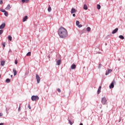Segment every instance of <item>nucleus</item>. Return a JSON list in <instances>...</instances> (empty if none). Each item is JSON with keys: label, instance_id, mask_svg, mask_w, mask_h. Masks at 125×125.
Returning <instances> with one entry per match:
<instances>
[{"label": "nucleus", "instance_id": "obj_9", "mask_svg": "<svg viewBox=\"0 0 125 125\" xmlns=\"http://www.w3.org/2000/svg\"><path fill=\"white\" fill-rule=\"evenodd\" d=\"M5 27V23H3L1 24L0 26V29H3Z\"/></svg>", "mask_w": 125, "mask_h": 125}, {"label": "nucleus", "instance_id": "obj_13", "mask_svg": "<svg viewBox=\"0 0 125 125\" xmlns=\"http://www.w3.org/2000/svg\"><path fill=\"white\" fill-rule=\"evenodd\" d=\"M27 19H28V16H25L22 20V22H25V21H27Z\"/></svg>", "mask_w": 125, "mask_h": 125}, {"label": "nucleus", "instance_id": "obj_12", "mask_svg": "<svg viewBox=\"0 0 125 125\" xmlns=\"http://www.w3.org/2000/svg\"><path fill=\"white\" fill-rule=\"evenodd\" d=\"M102 86H100L99 87V88H98V93H97V94H100V92H101V88H102Z\"/></svg>", "mask_w": 125, "mask_h": 125}, {"label": "nucleus", "instance_id": "obj_5", "mask_svg": "<svg viewBox=\"0 0 125 125\" xmlns=\"http://www.w3.org/2000/svg\"><path fill=\"white\" fill-rule=\"evenodd\" d=\"M76 25L78 26L79 28H82V27H83L82 24H80V21H76Z\"/></svg>", "mask_w": 125, "mask_h": 125}, {"label": "nucleus", "instance_id": "obj_10", "mask_svg": "<svg viewBox=\"0 0 125 125\" xmlns=\"http://www.w3.org/2000/svg\"><path fill=\"white\" fill-rule=\"evenodd\" d=\"M11 8L10 4H8L7 7L5 8L6 10H9Z\"/></svg>", "mask_w": 125, "mask_h": 125}, {"label": "nucleus", "instance_id": "obj_26", "mask_svg": "<svg viewBox=\"0 0 125 125\" xmlns=\"http://www.w3.org/2000/svg\"><path fill=\"white\" fill-rule=\"evenodd\" d=\"M26 56H31V52H29L27 54Z\"/></svg>", "mask_w": 125, "mask_h": 125}, {"label": "nucleus", "instance_id": "obj_14", "mask_svg": "<svg viewBox=\"0 0 125 125\" xmlns=\"http://www.w3.org/2000/svg\"><path fill=\"white\" fill-rule=\"evenodd\" d=\"M76 64H72L71 66V69H72V70H74V69H76Z\"/></svg>", "mask_w": 125, "mask_h": 125}, {"label": "nucleus", "instance_id": "obj_29", "mask_svg": "<svg viewBox=\"0 0 125 125\" xmlns=\"http://www.w3.org/2000/svg\"><path fill=\"white\" fill-rule=\"evenodd\" d=\"M69 123L70 125H73V122H72V121H71V120H69Z\"/></svg>", "mask_w": 125, "mask_h": 125}, {"label": "nucleus", "instance_id": "obj_2", "mask_svg": "<svg viewBox=\"0 0 125 125\" xmlns=\"http://www.w3.org/2000/svg\"><path fill=\"white\" fill-rule=\"evenodd\" d=\"M40 99V98H39V96H32L31 97V100L32 101H38Z\"/></svg>", "mask_w": 125, "mask_h": 125}, {"label": "nucleus", "instance_id": "obj_34", "mask_svg": "<svg viewBox=\"0 0 125 125\" xmlns=\"http://www.w3.org/2000/svg\"><path fill=\"white\" fill-rule=\"evenodd\" d=\"M57 91H58V92H61V90L60 88H58Z\"/></svg>", "mask_w": 125, "mask_h": 125}, {"label": "nucleus", "instance_id": "obj_20", "mask_svg": "<svg viewBox=\"0 0 125 125\" xmlns=\"http://www.w3.org/2000/svg\"><path fill=\"white\" fill-rule=\"evenodd\" d=\"M5 63V62H4V61H1V62H0V64H1V65H2V66H4Z\"/></svg>", "mask_w": 125, "mask_h": 125}, {"label": "nucleus", "instance_id": "obj_6", "mask_svg": "<svg viewBox=\"0 0 125 125\" xmlns=\"http://www.w3.org/2000/svg\"><path fill=\"white\" fill-rule=\"evenodd\" d=\"M77 12V10L76 9L72 8L71 10V14H73V13H76Z\"/></svg>", "mask_w": 125, "mask_h": 125}, {"label": "nucleus", "instance_id": "obj_33", "mask_svg": "<svg viewBox=\"0 0 125 125\" xmlns=\"http://www.w3.org/2000/svg\"><path fill=\"white\" fill-rule=\"evenodd\" d=\"M18 60H16L15 61V64H18Z\"/></svg>", "mask_w": 125, "mask_h": 125}, {"label": "nucleus", "instance_id": "obj_1", "mask_svg": "<svg viewBox=\"0 0 125 125\" xmlns=\"http://www.w3.org/2000/svg\"><path fill=\"white\" fill-rule=\"evenodd\" d=\"M58 35L61 39H65L68 37L67 29L64 27H60L58 31Z\"/></svg>", "mask_w": 125, "mask_h": 125}, {"label": "nucleus", "instance_id": "obj_23", "mask_svg": "<svg viewBox=\"0 0 125 125\" xmlns=\"http://www.w3.org/2000/svg\"><path fill=\"white\" fill-rule=\"evenodd\" d=\"M8 40H10V41H12V37L11 36H9L8 37Z\"/></svg>", "mask_w": 125, "mask_h": 125}, {"label": "nucleus", "instance_id": "obj_30", "mask_svg": "<svg viewBox=\"0 0 125 125\" xmlns=\"http://www.w3.org/2000/svg\"><path fill=\"white\" fill-rule=\"evenodd\" d=\"M3 33V30L2 29L0 30V35Z\"/></svg>", "mask_w": 125, "mask_h": 125}, {"label": "nucleus", "instance_id": "obj_17", "mask_svg": "<svg viewBox=\"0 0 125 125\" xmlns=\"http://www.w3.org/2000/svg\"><path fill=\"white\" fill-rule=\"evenodd\" d=\"M57 65H60V64H61V60H59L58 61H57Z\"/></svg>", "mask_w": 125, "mask_h": 125}, {"label": "nucleus", "instance_id": "obj_22", "mask_svg": "<svg viewBox=\"0 0 125 125\" xmlns=\"http://www.w3.org/2000/svg\"><path fill=\"white\" fill-rule=\"evenodd\" d=\"M48 12H50V11H51V7H50V6H49L48 8Z\"/></svg>", "mask_w": 125, "mask_h": 125}, {"label": "nucleus", "instance_id": "obj_21", "mask_svg": "<svg viewBox=\"0 0 125 125\" xmlns=\"http://www.w3.org/2000/svg\"><path fill=\"white\" fill-rule=\"evenodd\" d=\"M86 31L87 32H90V31H91V28H90L89 27H88L86 28Z\"/></svg>", "mask_w": 125, "mask_h": 125}, {"label": "nucleus", "instance_id": "obj_15", "mask_svg": "<svg viewBox=\"0 0 125 125\" xmlns=\"http://www.w3.org/2000/svg\"><path fill=\"white\" fill-rule=\"evenodd\" d=\"M14 76H16L17 75V71L15 69H13Z\"/></svg>", "mask_w": 125, "mask_h": 125}, {"label": "nucleus", "instance_id": "obj_41", "mask_svg": "<svg viewBox=\"0 0 125 125\" xmlns=\"http://www.w3.org/2000/svg\"><path fill=\"white\" fill-rule=\"evenodd\" d=\"M11 78H12V77H13V75H11Z\"/></svg>", "mask_w": 125, "mask_h": 125}, {"label": "nucleus", "instance_id": "obj_18", "mask_svg": "<svg viewBox=\"0 0 125 125\" xmlns=\"http://www.w3.org/2000/svg\"><path fill=\"white\" fill-rule=\"evenodd\" d=\"M30 0H21V1L23 3H24V2H29Z\"/></svg>", "mask_w": 125, "mask_h": 125}, {"label": "nucleus", "instance_id": "obj_38", "mask_svg": "<svg viewBox=\"0 0 125 125\" xmlns=\"http://www.w3.org/2000/svg\"><path fill=\"white\" fill-rule=\"evenodd\" d=\"M73 17H76V14H73Z\"/></svg>", "mask_w": 125, "mask_h": 125}, {"label": "nucleus", "instance_id": "obj_19", "mask_svg": "<svg viewBox=\"0 0 125 125\" xmlns=\"http://www.w3.org/2000/svg\"><path fill=\"white\" fill-rule=\"evenodd\" d=\"M119 38L120 39H121V40H125V37L124 36H123L122 35H120L119 36Z\"/></svg>", "mask_w": 125, "mask_h": 125}, {"label": "nucleus", "instance_id": "obj_8", "mask_svg": "<svg viewBox=\"0 0 125 125\" xmlns=\"http://www.w3.org/2000/svg\"><path fill=\"white\" fill-rule=\"evenodd\" d=\"M115 83V81H113L110 85H109V88H114V83Z\"/></svg>", "mask_w": 125, "mask_h": 125}, {"label": "nucleus", "instance_id": "obj_35", "mask_svg": "<svg viewBox=\"0 0 125 125\" xmlns=\"http://www.w3.org/2000/svg\"><path fill=\"white\" fill-rule=\"evenodd\" d=\"M2 116H3V114H2L1 113H0V117H2Z\"/></svg>", "mask_w": 125, "mask_h": 125}, {"label": "nucleus", "instance_id": "obj_28", "mask_svg": "<svg viewBox=\"0 0 125 125\" xmlns=\"http://www.w3.org/2000/svg\"><path fill=\"white\" fill-rule=\"evenodd\" d=\"M10 82V79H7L6 80V83H9Z\"/></svg>", "mask_w": 125, "mask_h": 125}, {"label": "nucleus", "instance_id": "obj_36", "mask_svg": "<svg viewBox=\"0 0 125 125\" xmlns=\"http://www.w3.org/2000/svg\"><path fill=\"white\" fill-rule=\"evenodd\" d=\"M21 109V107L19 106L18 108V110L20 111Z\"/></svg>", "mask_w": 125, "mask_h": 125}, {"label": "nucleus", "instance_id": "obj_16", "mask_svg": "<svg viewBox=\"0 0 125 125\" xmlns=\"http://www.w3.org/2000/svg\"><path fill=\"white\" fill-rule=\"evenodd\" d=\"M87 5H86V4H84L83 9H84L85 10H87Z\"/></svg>", "mask_w": 125, "mask_h": 125}, {"label": "nucleus", "instance_id": "obj_7", "mask_svg": "<svg viewBox=\"0 0 125 125\" xmlns=\"http://www.w3.org/2000/svg\"><path fill=\"white\" fill-rule=\"evenodd\" d=\"M112 71H113L112 69H108L107 71H106L105 76L109 75V74Z\"/></svg>", "mask_w": 125, "mask_h": 125}, {"label": "nucleus", "instance_id": "obj_37", "mask_svg": "<svg viewBox=\"0 0 125 125\" xmlns=\"http://www.w3.org/2000/svg\"><path fill=\"white\" fill-rule=\"evenodd\" d=\"M28 107L29 109H31V105L30 104L28 105Z\"/></svg>", "mask_w": 125, "mask_h": 125}, {"label": "nucleus", "instance_id": "obj_24", "mask_svg": "<svg viewBox=\"0 0 125 125\" xmlns=\"http://www.w3.org/2000/svg\"><path fill=\"white\" fill-rule=\"evenodd\" d=\"M97 7L98 9H100L101 8V6H100L99 4H98Z\"/></svg>", "mask_w": 125, "mask_h": 125}, {"label": "nucleus", "instance_id": "obj_25", "mask_svg": "<svg viewBox=\"0 0 125 125\" xmlns=\"http://www.w3.org/2000/svg\"><path fill=\"white\" fill-rule=\"evenodd\" d=\"M4 15L5 16H6V17H7L8 16V13L7 12H5V13H4Z\"/></svg>", "mask_w": 125, "mask_h": 125}, {"label": "nucleus", "instance_id": "obj_31", "mask_svg": "<svg viewBox=\"0 0 125 125\" xmlns=\"http://www.w3.org/2000/svg\"><path fill=\"white\" fill-rule=\"evenodd\" d=\"M2 44L3 46V47H5V42H2Z\"/></svg>", "mask_w": 125, "mask_h": 125}, {"label": "nucleus", "instance_id": "obj_40", "mask_svg": "<svg viewBox=\"0 0 125 125\" xmlns=\"http://www.w3.org/2000/svg\"><path fill=\"white\" fill-rule=\"evenodd\" d=\"M80 125H83V123H81V124H80Z\"/></svg>", "mask_w": 125, "mask_h": 125}, {"label": "nucleus", "instance_id": "obj_11", "mask_svg": "<svg viewBox=\"0 0 125 125\" xmlns=\"http://www.w3.org/2000/svg\"><path fill=\"white\" fill-rule=\"evenodd\" d=\"M118 30H119V28H116L115 29H114V30L112 31V34H116V33L117 32H118Z\"/></svg>", "mask_w": 125, "mask_h": 125}, {"label": "nucleus", "instance_id": "obj_39", "mask_svg": "<svg viewBox=\"0 0 125 125\" xmlns=\"http://www.w3.org/2000/svg\"><path fill=\"white\" fill-rule=\"evenodd\" d=\"M4 124L3 123H0V125H3Z\"/></svg>", "mask_w": 125, "mask_h": 125}, {"label": "nucleus", "instance_id": "obj_32", "mask_svg": "<svg viewBox=\"0 0 125 125\" xmlns=\"http://www.w3.org/2000/svg\"><path fill=\"white\" fill-rule=\"evenodd\" d=\"M3 3V1H2V0H0V4H2Z\"/></svg>", "mask_w": 125, "mask_h": 125}, {"label": "nucleus", "instance_id": "obj_27", "mask_svg": "<svg viewBox=\"0 0 125 125\" xmlns=\"http://www.w3.org/2000/svg\"><path fill=\"white\" fill-rule=\"evenodd\" d=\"M0 11H1V12H3L4 13L6 12V11H5V10H4V9H1Z\"/></svg>", "mask_w": 125, "mask_h": 125}, {"label": "nucleus", "instance_id": "obj_4", "mask_svg": "<svg viewBox=\"0 0 125 125\" xmlns=\"http://www.w3.org/2000/svg\"><path fill=\"white\" fill-rule=\"evenodd\" d=\"M36 79L37 81V83H40V82H41V77H40L39 75L38 74L36 75Z\"/></svg>", "mask_w": 125, "mask_h": 125}, {"label": "nucleus", "instance_id": "obj_3", "mask_svg": "<svg viewBox=\"0 0 125 125\" xmlns=\"http://www.w3.org/2000/svg\"><path fill=\"white\" fill-rule=\"evenodd\" d=\"M102 103L103 104V105H106L107 103V100L106 99V98L104 97L102 98Z\"/></svg>", "mask_w": 125, "mask_h": 125}]
</instances>
